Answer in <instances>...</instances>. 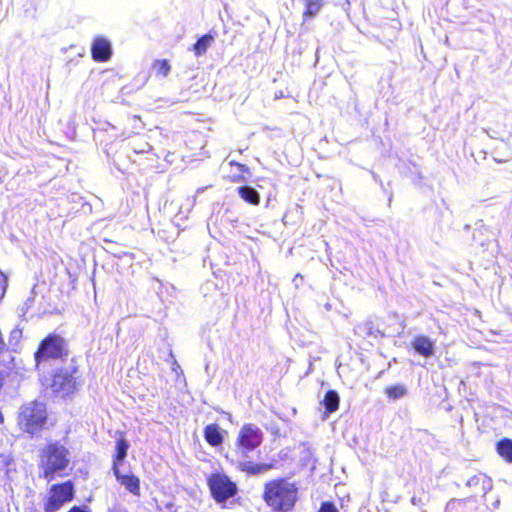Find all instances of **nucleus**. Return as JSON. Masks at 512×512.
<instances>
[{
  "label": "nucleus",
  "instance_id": "nucleus-1",
  "mask_svg": "<svg viewBox=\"0 0 512 512\" xmlns=\"http://www.w3.org/2000/svg\"><path fill=\"white\" fill-rule=\"evenodd\" d=\"M264 500L274 510L290 511L297 500V488L285 479H276L265 484Z\"/></svg>",
  "mask_w": 512,
  "mask_h": 512
},
{
  "label": "nucleus",
  "instance_id": "nucleus-2",
  "mask_svg": "<svg viewBox=\"0 0 512 512\" xmlns=\"http://www.w3.org/2000/svg\"><path fill=\"white\" fill-rule=\"evenodd\" d=\"M69 451L59 442L50 443L42 452L40 468L47 481H52L56 476L64 475L69 465Z\"/></svg>",
  "mask_w": 512,
  "mask_h": 512
},
{
  "label": "nucleus",
  "instance_id": "nucleus-3",
  "mask_svg": "<svg viewBox=\"0 0 512 512\" xmlns=\"http://www.w3.org/2000/svg\"><path fill=\"white\" fill-rule=\"evenodd\" d=\"M263 437V431L255 424L243 425L235 441V458L248 459L250 453L261 445Z\"/></svg>",
  "mask_w": 512,
  "mask_h": 512
},
{
  "label": "nucleus",
  "instance_id": "nucleus-4",
  "mask_svg": "<svg viewBox=\"0 0 512 512\" xmlns=\"http://www.w3.org/2000/svg\"><path fill=\"white\" fill-rule=\"evenodd\" d=\"M47 411L42 402L32 401L22 406L18 422L21 428L30 434L41 430L46 423Z\"/></svg>",
  "mask_w": 512,
  "mask_h": 512
},
{
  "label": "nucleus",
  "instance_id": "nucleus-5",
  "mask_svg": "<svg viewBox=\"0 0 512 512\" xmlns=\"http://www.w3.org/2000/svg\"><path fill=\"white\" fill-rule=\"evenodd\" d=\"M208 486L214 500L226 508L227 501L233 498L237 492L238 487L227 475L223 473H213L208 478Z\"/></svg>",
  "mask_w": 512,
  "mask_h": 512
},
{
  "label": "nucleus",
  "instance_id": "nucleus-6",
  "mask_svg": "<svg viewBox=\"0 0 512 512\" xmlns=\"http://www.w3.org/2000/svg\"><path fill=\"white\" fill-rule=\"evenodd\" d=\"M67 354L65 340L55 334L47 336L35 353L37 367L52 359H60Z\"/></svg>",
  "mask_w": 512,
  "mask_h": 512
},
{
  "label": "nucleus",
  "instance_id": "nucleus-7",
  "mask_svg": "<svg viewBox=\"0 0 512 512\" xmlns=\"http://www.w3.org/2000/svg\"><path fill=\"white\" fill-rule=\"evenodd\" d=\"M74 498V486L71 481L61 484H54L49 490V496L44 503V512H56L64 504L72 501Z\"/></svg>",
  "mask_w": 512,
  "mask_h": 512
},
{
  "label": "nucleus",
  "instance_id": "nucleus-8",
  "mask_svg": "<svg viewBox=\"0 0 512 512\" xmlns=\"http://www.w3.org/2000/svg\"><path fill=\"white\" fill-rule=\"evenodd\" d=\"M76 386L75 377L69 370L60 371L53 376L51 388L60 397L72 394L76 390Z\"/></svg>",
  "mask_w": 512,
  "mask_h": 512
},
{
  "label": "nucleus",
  "instance_id": "nucleus-9",
  "mask_svg": "<svg viewBox=\"0 0 512 512\" xmlns=\"http://www.w3.org/2000/svg\"><path fill=\"white\" fill-rule=\"evenodd\" d=\"M91 56L96 62H106L112 56V46L108 39L96 37L91 46Z\"/></svg>",
  "mask_w": 512,
  "mask_h": 512
},
{
  "label": "nucleus",
  "instance_id": "nucleus-10",
  "mask_svg": "<svg viewBox=\"0 0 512 512\" xmlns=\"http://www.w3.org/2000/svg\"><path fill=\"white\" fill-rule=\"evenodd\" d=\"M231 461L238 470L246 472L249 475L263 474L272 469L273 467L272 464L254 463L252 461H248L247 459L242 458H234Z\"/></svg>",
  "mask_w": 512,
  "mask_h": 512
},
{
  "label": "nucleus",
  "instance_id": "nucleus-11",
  "mask_svg": "<svg viewBox=\"0 0 512 512\" xmlns=\"http://www.w3.org/2000/svg\"><path fill=\"white\" fill-rule=\"evenodd\" d=\"M411 346L416 353L425 358L432 357L435 353V342L425 335H417L411 341Z\"/></svg>",
  "mask_w": 512,
  "mask_h": 512
},
{
  "label": "nucleus",
  "instance_id": "nucleus-12",
  "mask_svg": "<svg viewBox=\"0 0 512 512\" xmlns=\"http://www.w3.org/2000/svg\"><path fill=\"white\" fill-rule=\"evenodd\" d=\"M113 473L117 479V481L123 485L129 492H131L133 495H139L140 494V485H139V479L135 475H124L121 474L119 471L118 466L115 464L113 465Z\"/></svg>",
  "mask_w": 512,
  "mask_h": 512
},
{
  "label": "nucleus",
  "instance_id": "nucleus-13",
  "mask_svg": "<svg viewBox=\"0 0 512 512\" xmlns=\"http://www.w3.org/2000/svg\"><path fill=\"white\" fill-rule=\"evenodd\" d=\"M204 438L211 446L223 443V431L217 424H209L204 428Z\"/></svg>",
  "mask_w": 512,
  "mask_h": 512
},
{
  "label": "nucleus",
  "instance_id": "nucleus-14",
  "mask_svg": "<svg viewBox=\"0 0 512 512\" xmlns=\"http://www.w3.org/2000/svg\"><path fill=\"white\" fill-rule=\"evenodd\" d=\"M239 196L249 204L258 205L260 202V194L258 191L248 185L237 188Z\"/></svg>",
  "mask_w": 512,
  "mask_h": 512
},
{
  "label": "nucleus",
  "instance_id": "nucleus-15",
  "mask_svg": "<svg viewBox=\"0 0 512 512\" xmlns=\"http://www.w3.org/2000/svg\"><path fill=\"white\" fill-rule=\"evenodd\" d=\"M213 41L214 37L211 34H205L196 41L191 50L196 57L203 56L212 45Z\"/></svg>",
  "mask_w": 512,
  "mask_h": 512
},
{
  "label": "nucleus",
  "instance_id": "nucleus-16",
  "mask_svg": "<svg viewBox=\"0 0 512 512\" xmlns=\"http://www.w3.org/2000/svg\"><path fill=\"white\" fill-rule=\"evenodd\" d=\"M325 3V0H304L305 10L303 18H313L318 15Z\"/></svg>",
  "mask_w": 512,
  "mask_h": 512
},
{
  "label": "nucleus",
  "instance_id": "nucleus-17",
  "mask_svg": "<svg viewBox=\"0 0 512 512\" xmlns=\"http://www.w3.org/2000/svg\"><path fill=\"white\" fill-rule=\"evenodd\" d=\"M340 398L336 391L329 390L323 399V405L327 414L335 412L339 407Z\"/></svg>",
  "mask_w": 512,
  "mask_h": 512
},
{
  "label": "nucleus",
  "instance_id": "nucleus-18",
  "mask_svg": "<svg viewBox=\"0 0 512 512\" xmlns=\"http://www.w3.org/2000/svg\"><path fill=\"white\" fill-rule=\"evenodd\" d=\"M497 452L508 463H512V440L503 438L497 443Z\"/></svg>",
  "mask_w": 512,
  "mask_h": 512
},
{
  "label": "nucleus",
  "instance_id": "nucleus-19",
  "mask_svg": "<svg viewBox=\"0 0 512 512\" xmlns=\"http://www.w3.org/2000/svg\"><path fill=\"white\" fill-rule=\"evenodd\" d=\"M385 394L389 399L398 400L407 395V388L404 384H396L386 388Z\"/></svg>",
  "mask_w": 512,
  "mask_h": 512
},
{
  "label": "nucleus",
  "instance_id": "nucleus-20",
  "mask_svg": "<svg viewBox=\"0 0 512 512\" xmlns=\"http://www.w3.org/2000/svg\"><path fill=\"white\" fill-rule=\"evenodd\" d=\"M128 448L129 443L124 438L118 439L116 443V454L114 457L113 465L116 464L118 466V463L122 462L126 458Z\"/></svg>",
  "mask_w": 512,
  "mask_h": 512
},
{
  "label": "nucleus",
  "instance_id": "nucleus-21",
  "mask_svg": "<svg viewBox=\"0 0 512 512\" xmlns=\"http://www.w3.org/2000/svg\"><path fill=\"white\" fill-rule=\"evenodd\" d=\"M23 336V328L17 325L12 331L10 332V336L8 338V344L12 349H16L22 339Z\"/></svg>",
  "mask_w": 512,
  "mask_h": 512
},
{
  "label": "nucleus",
  "instance_id": "nucleus-22",
  "mask_svg": "<svg viewBox=\"0 0 512 512\" xmlns=\"http://www.w3.org/2000/svg\"><path fill=\"white\" fill-rule=\"evenodd\" d=\"M154 68L156 69L157 75H161L163 77H166L171 70V66L167 60H157L154 63Z\"/></svg>",
  "mask_w": 512,
  "mask_h": 512
},
{
  "label": "nucleus",
  "instance_id": "nucleus-23",
  "mask_svg": "<svg viewBox=\"0 0 512 512\" xmlns=\"http://www.w3.org/2000/svg\"><path fill=\"white\" fill-rule=\"evenodd\" d=\"M355 332L359 335H364V336H370L373 334L372 326L370 323H364V324L358 325L355 328Z\"/></svg>",
  "mask_w": 512,
  "mask_h": 512
},
{
  "label": "nucleus",
  "instance_id": "nucleus-24",
  "mask_svg": "<svg viewBox=\"0 0 512 512\" xmlns=\"http://www.w3.org/2000/svg\"><path fill=\"white\" fill-rule=\"evenodd\" d=\"M318 512H338V510L333 503L323 502Z\"/></svg>",
  "mask_w": 512,
  "mask_h": 512
},
{
  "label": "nucleus",
  "instance_id": "nucleus-25",
  "mask_svg": "<svg viewBox=\"0 0 512 512\" xmlns=\"http://www.w3.org/2000/svg\"><path fill=\"white\" fill-rule=\"evenodd\" d=\"M7 287V278L6 276L0 271V291L3 295Z\"/></svg>",
  "mask_w": 512,
  "mask_h": 512
},
{
  "label": "nucleus",
  "instance_id": "nucleus-26",
  "mask_svg": "<svg viewBox=\"0 0 512 512\" xmlns=\"http://www.w3.org/2000/svg\"><path fill=\"white\" fill-rule=\"evenodd\" d=\"M68 512H90L85 506H73Z\"/></svg>",
  "mask_w": 512,
  "mask_h": 512
},
{
  "label": "nucleus",
  "instance_id": "nucleus-27",
  "mask_svg": "<svg viewBox=\"0 0 512 512\" xmlns=\"http://www.w3.org/2000/svg\"><path fill=\"white\" fill-rule=\"evenodd\" d=\"M231 165H236L240 168L241 171H245L246 170V166L243 165V164H240V163H236V162H231Z\"/></svg>",
  "mask_w": 512,
  "mask_h": 512
},
{
  "label": "nucleus",
  "instance_id": "nucleus-28",
  "mask_svg": "<svg viewBox=\"0 0 512 512\" xmlns=\"http://www.w3.org/2000/svg\"><path fill=\"white\" fill-rule=\"evenodd\" d=\"M420 502H421V500L419 498H417L416 496H413L411 498V503L414 505H418Z\"/></svg>",
  "mask_w": 512,
  "mask_h": 512
},
{
  "label": "nucleus",
  "instance_id": "nucleus-29",
  "mask_svg": "<svg viewBox=\"0 0 512 512\" xmlns=\"http://www.w3.org/2000/svg\"><path fill=\"white\" fill-rule=\"evenodd\" d=\"M113 512H127V511L124 509H121V508H115V511H113Z\"/></svg>",
  "mask_w": 512,
  "mask_h": 512
},
{
  "label": "nucleus",
  "instance_id": "nucleus-30",
  "mask_svg": "<svg viewBox=\"0 0 512 512\" xmlns=\"http://www.w3.org/2000/svg\"><path fill=\"white\" fill-rule=\"evenodd\" d=\"M302 279V276L300 274H297L296 277L294 278V281L297 283V279Z\"/></svg>",
  "mask_w": 512,
  "mask_h": 512
},
{
  "label": "nucleus",
  "instance_id": "nucleus-31",
  "mask_svg": "<svg viewBox=\"0 0 512 512\" xmlns=\"http://www.w3.org/2000/svg\"><path fill=\"white\" fill-rule=\"evenodd\" d=\"M4 422V416L3 414L0 412V424Z\"/></svg>",
  "mask_w": 512,
  "mask_h": 512
},
{
  "label": "nucleus",
  "instance_id": "nucleus-32",
  "mask_svg": "<svg viewBox=\"0 0 512 512\" xmlns=\"http://www.w3.org/2000/svg\"><path fill=\"white\" fill-rule=\"evenodd\" d=\"M473 482H474V478L470 479L467 484L468 485H473Z\"/></svg>",
  "mask_w": 512,
  "mask_h": 512
}]
</instances>
